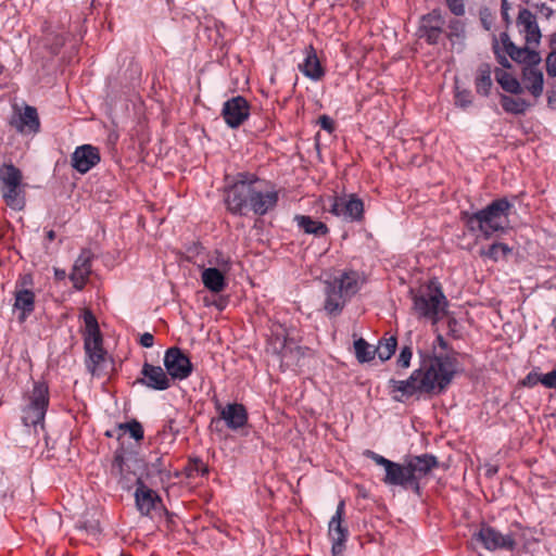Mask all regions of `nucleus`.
Wrapping results in <instances>:
<instances>
[{
  "instance_id": "f257e3e1",
  "label": "nucleus",
  "mask_w": 556,
  "mask_h": 556,
  "mask_svg": "<svg viewBox=\"0 0 556 556\" xmlns=\"http://www.w3.org/2000/svg\"><path fill=\"white\" fill-rule=\"evenodd\" d=\"M456 365L454 353L424 358L419 368L415 369L408 379L389 381L392 392L401 393V397L394 396V400L403 401L417 393L442 392L451 383Z\"/></svg>"
},
{
  "instance_id": "f03ea898",
  "label": "nucleus",
  "mask_w": 556,
  "mask_h": 556,
  "mask_svg": "<svg viewBox=\"0 0 556 556\" xmlns=\"http://www.w3.org/2000/svg\"><path fill=\"white\" fill-rule=\"evenodd\" d=\"M278 202L277 191H268L263 181L252 174L240 173L235 184L227 190L226 204L232 214H244L249 207L254 214L263 216Z\"/></svg>"
},
{
  "instance_id": "7ed1b4c3",
  "label": "nucleus",
  "mask_w": 556,
  "mask_h": 556,
  "mask_svg": "<svg viewBox=\"0 0 556 556\" xmlns=\"http://www.w3.org/2000/svg\"><path fill=\"white\" fill-rule=\"evenodd\" d=\"M492 48L498 63L504 68L510 67L507 56L517 63L525 64L522 68L525 88L535 99L540 98L543 93L544 78L542 71L536 67L541 62L539 52L534 49L515 46L506 33H502L498 38L493 40Z\"/></svg>"
},
{
  "instance_id": "20e7f679",
  "label": "nucleus",
  "mask_w": 556,
  "mask_h": 556,
  "mask_svg": "<svg viewBox=\"0 0 556 556\" xmlns=\"http://www.w3.org/2000/svg\"><path fill=\"white\" fill-rule=\"evenodd\" d=\"M324 285L326 295L324 309L328 315L337 316L343 311L348 301L358 292L362 280L357 271L348 270L325 280Z\"/></svg>"
},
{
  "instance_id": "39448f33",
  "label": "nucleus",
  "mask_w": 556,
  "mask_h": 556,
  "mask_svg": "<svg viewBox=\"0 0 556 556\" xmlns=\"http://www.w3.org/2000/svg\"><path fill=\"white\" fill-rule=\"evenodd\" d=\"M26 187L22 170L12 163L0 166V192L10 208L22 211L26 205Z\"/></svg>"
},
{
  "instance_id": "423d86ee",
  "label": "nucleus",
  "mask_w": 556,
  "mask_h": 556,
  "mask_svg": "<svg viewBox=\"0 0 556 556\" xmlns=\"http://www.w3.org/2000/svg\"><path fill=\"white\" fill-rule=\"evenodd\" d=\"M86 331L84 334L85 351L88 356L86 366L92 376H99L102 364L105 362L106 351L102 345V336L96 316L91 311H84Z\"/></svg>"
},
{
  "instance_id": "0eeeda50",
  "label": "nucleus",
  "mask_w": 556,
  "mask_h": 556,
  "mask_svg": "<svg viewBox=\"0 0 556 556\" xmlns=\"http://www.w3.org/2000/svg\"><path fill=\"white\" fill-rule=\"evenodd\" d=\"M48 405V386L45 382H36L27 396V404L23 408V424L26 427H37L38 425L42 427Z\"/></svg>"
},
{
  "instance_id": "6e6552de",
  "label": "nucleus",
  "mask_w": 556,
  "mask_h": 556,
  "mask_svg": "<svg viewBox=\"0 0 556 556\" xmlns=\"http://www.w3.org/2000/svg\"><path fill=\"white\" fill-rule=\"evenodd\" d=\"M414 309L420 317L435 321L445 313L447 304L445 295L439 287H428L414 295Z\"/></svg>"
},
{
  "instance_id": "1a4fd4ad",
  "label": "nucleus",
  "mask_w": 556,
  "mask_h": 556,
  "mask_svg": "<svg viewBox=\"0 0 556 556\" xmlns=\"http://www.w3.org/2000/svg\"><path fill=\"white\" fill-rule=\"evenodd\" d=\"M363 455L372 459L377 465L384 467L386 476L383 482L388 485H400L404 489H412V480L407 463L405 465L392 462L371 450H365Z\"/></svg>"
},
{
  "instance_id": "9d476101",
  "label": "nucleus",
  "mask_w": 556,
  "mask_h": 556,
  "mask_svg": "<svg viewBox=\"0 0 556 556\" xmlns=\"http://www.w3.org/2000/svg\"><path fill=\"white\" fill-rule=\"evenodd\" d=\"M344 515L345 502L340 501L337 506L336 514L331 517L328 525V536L332 542V556H342L346 547L350 532L348 527L344 525Z\"/></svg>"
},
{
  "instance_id": "9b49d317",
  "label": "nucleus",
  "mask_w": 556,
  "mask_h": 556,
  "mask_svg": "<svg viewBox=\"0 0 556 556\" xmlns=\"http://www.w3.org/2000/svg\"><path fill=\"white\" fill-rule=\"evenodd\" d=\"M329 212L345 222H361L364 217V203L355 194L330 199Z\"/></svg>"
},
{
  "instance_id": "f8f14e48",
  "label": "nucleus",
  "mask_w": 556,
  "mask_h": 556,
  "mask_svg": "<svg viewBox=\"0 0 556 556\" xmlns=\"http://www.w3.org/2000/svg\"><path fill=\"white\" fill-rule=\"evenodd\" d=\"M164 366L170 380H185L193 370L192 363L188 355L177 346H172L166 350Z\"/></svg>"
},
{
  "instance_id": "ddd939ff",
  "label": "nucleus",
  "mask_w": 556,
  "mask_h": 556,
  "mask_svg": "<svg viewBox=\"0 0 556 556\" xmlns=\"http://www.w3.org/2000/svg\"><path fill=\"white\" fill-rule=\"evenodd\" d=\"M250 103L242 96L228 99L222 110V116L230 128L240 127L250 116Z\"/></svg>"
},
{
  "instance_id": "4468645a",
  "label": "nucleus",
  "mask_w": 556,
  "mask_h": 556,
  "mask_svg": "<svg viewBox=\"0 0 556 556\" xmlns=\"http://www.w3.org/2000/svg\"><path fill=\"white\" fill-rule=\"evenodd\" d=\"M219 413V418L213 419L211 425L224 420L227 428L237 431L244 428L248 425L249 415L245 406L240 403H228L223 406L219 402L215 405Z\"/></svg>"
},
{
  "instance_id": "2eb2a0df",
  "label": "nucleus",
  "mask_w": 556,
  "mask_h": 556,
  "mask_svg": "<svg viewBox=\"0 0 556 556\" xmlns=\"http://www.w3.org/2000/svg\"><path fill=\"white\" fill-rule=\"evenodd\" d=\"M140 377L136 383L155 391H165L172 387V380L166 370L161 366L144 362L141 367Z\"/></svg>"
},
{
  "instance_id": "dca6fc26",
  "label": "nucleus",
  "mask_w": 556,
  "mask_h": 556,
  "mask_svg": "<svg viewBox=\"0 0 556 556\" xmlns=\"http://www.w3.org/2000/svg\"><path fill=\"white\" fill-rule=\"evenodd\" d=\"M409 476L412 480V490L416 494H420L419 480L426 477L432 469L439 467V462L435 456L431 454H422L419 456H412L407 460Z\"/></svg>"
},
{
  "instance_id": "f3484780",
  "label": "nucleus",
  "mask_w": 556,
  "mask_h": 556,
  "mask_svg": "<svg viewBox=\"0 0 556 556\" xmlns=\"http://www.w3.org/2000/svg\"><path fill=\"white\" fill-rule=\"evenodd\" d=\"M273 351L279 355L281 365L291 367L304 356V349L287 337L276 336L270 341Z\"/></svg>"
},
{
  "instance_id": "a211bd4d",
  "label": "nucleus",
  "mask_w": 556,
  "mask_h": 556,
  "mask_svg": "<svg viewBox=\"0 0 556 556\" xmlns=\"http://www.w3.org/2000/svg\"><path fill=\"white\" fill-rule=\"evenodd\" d=\"M444 25L445 21L440 11L433 10L422 16L419 26V37L425 38L429 45H437L445 34Z\"/></svg>"
},
{
  "instance_id": "6ab92c4d",
  "label": "nucleus",
  "mask_w": 556,
  "mask_h": 556,
  "mask_svg": "<svg viewBox=\"0 0 556 556\" xmlns=\"http://www.w3.org/2000/svg\"><path fill=\"white\" fill-rule=\"evenodd\" d=\"M517 27L523 35L527 47L538 46L541 40V30L538 25L536 16L529 9H520L517 16Z\"/></svg>"
},
{
  "instance_id": "aec40b11",
  "label": "nucleus",
  "mask_w": 556,
  "mask_h": 556,
  "mask_svg": "<svg viewBox=\"0 0 556 556\" xmlns=\"http://www.w3.org/2000/svg\"><path fill=\"white\" fill-rule=\"evenodd\" d=\"M93 253L89 249H83L76 258L70 279L76 290H83L91 274Z\"/></svg>"
},
{
  "instance_id": "412c9836",
  "label": "nucleus",
  "mask_w": 556,
  "mask_h": 556,
  "mask_svg": "<svg viewBox=\"0 0 556 556\" xmlns=\"http://www.w3.org/2000/svg\"><path fill=\"white\" fill-rule=\"evenodd\" d=\"M101 161L100 151L91 144H83L75 149L72 154V166L80 174L88 173Z\"/></svg>"
},
{
  "instance_id": "4be33fe9",
  "label": "nucleus",
  "mask_w": 556,
  "mask_h": 556,
  "mask_svg": "<svg viewBox=\"0 0 556 556\" xmlns=\"http://www.w3.org/2000/svg\"><path fill=\"white\" fill-rule=\"evenodd\" d=\"M135 500L138 510L144 516H149L156 503L161 502L157 493L148 488L141 479L137 480Z\"/></svg>"
},
{
  "instance_id": "5701e85b",
  "label": "nucleus",
  "mask_w": 556,
  "mask_h": 556,
  "mask_svg": "<svg viewBox=\"0 0 556 556\" xmlns=\"http://www.w3.org/2000/svg\"><path fill=\"white\" fill-rule=\"evenodd\" d=\"M304 61L299 64V70L312 80H320L325 76V70L320 64L315 48L309 45L305 48Z\"/></svg>"
},
{
  "instance_id": "b1692460",
  "label": "nucleus",
  "mask_w": 556,
  "mask_h": 556,
  "mask_svg": "<svg viewBox=\"0 0 556 556\" xmlns=\"http://www.w3.org/2000/svg\"><path fill=\"white\" fill-rule=\"evenodd\" d=\"M11 125L22 134L37 132L40 122L36 108L26 105L24 112L11 121Z\"/></svg>"
},
{
  "instance_id": "393cba45",
  "label": "nucleus",
  "mask_w": 556,
  "mask_h": 556,
  "mask_svg": "<svg viewBox=\"0 0 556 556\" xmlns=\"http://www.w3.org/2000/svg\"><path fill=\"white\" fill-rule=\"evenodd\" d=\"M202 282L211 292L219 293L225 290L227 283L225 273L216 267H208L202 271Z\"/></svg>"
},
{
  "instance_id": "a878e982",
  "label": "nucleus",
  "mask_w": 556,
  "mask_h": 556,
  "mask_svg": "<svg viewBox=\"0 0 556 556\" xmlns=\"http://www.w3.org/2000/svg\"><path fill=\"white\" fill-rule=\"evenodd\" d=\"M14 308L21 311L18 319L24 321L35 309V293L27 289L16 290Z\"/></svg>"
},
{
  "instance_id": "bb28decb",
  "label": "nucleus",
  "mask_w": 556,
  "mask_h": 556,
  "mask_svg": "<svg viewBox=\"0 0 556 556\" xmlns=\"http://www.w3.org/2000/svg\"><path fill=\"white\" fill-rule=\"evenodd\" d=\"M516 541L511 533L503 534L493 528H489V551H514Z\"/></svg>"
},
{
  "instance_id": "cd10ccee",
  "label": "nucleus",
  "mask_w": 556,
  "mask_h": 556,
  "mask_svg": "<svg viewBox=\"0 0 556 556\" xmlns=\"http://www.w3.org/2000/svg\"><path fill=\"white\" fill-rule=\"evenodd\" d=\"M294 220L305 233L321 237L328 232V227L325 223L313 219L311 216L296 215Z\"/></svg>"
},
{
  "instance_id": "c85d7f7f",
  "label": "nucleus",
  "mask_w": 556,
  "mask_h": 556,
  "mask_svg": "<svg viewBox=\"0 0 556 556\" xmlns=\"http://www.w3.org/2000/svg\"><path fill=\"white\" fill-rule=\"evenodd\" d=\"M495 79L501 87L513 94H519L522 92V87L518 79L505 70H495Z\"/></svg>"
},
{
  "instance_id": "c756f323",
  "label": "nucleus",
  "mask_w": 556,
  "mask_h": 556,
  "mask_svg": "<svg viewBox=\"0 0 556 556\" xmlns=\"http://www.w3.org/2000/svg\"><path fill=\"white\" fill-rule=\"evenodd\" d=\"M500 103L505 112L513 114H523L531 106L527 100L511 96H501Z\"/></svg>"
},
{
  "instance_id": "7c9ffc66",
  "label": "nucleus",
  "mask_w": 556,
  "mask_h": 556,
  "mask_svg": "<svg viewBox=\"0 0 556 556\" xmlns=\"http://www.w3.org/2000/svg\"><path fill=\"white\" fill-rule=\"evenodd\" d=\"M513 204L506 199H498L489 204V237H491V224L496 215L509 216Z\"/></svg>"
},
{
  "instance_id": "2f4dec72",
  "label": "nucleus",
  "mask_w": 556,
  "mask_h": 556,
  "mask_svg": "<svg viewBox=\"0 0 556 556\" xmlns=\"http://www.w3.org/2000/svg\"><path fill=\"white\" fill-rule=\"evenodd\" d=\"M486 208H482L476 214L471 215L467 220V227L470 231L476 232L479 231L480 235L477 238L483 237L486 238Z\"/></svg>"
},
{
  "instance_id": "473e14b6",
  "label": "nucleus",
  "mask_w": 556,
  "mask_h": 556,
  "mask_svg": "<svg viewBox=\"0 0 556 556\" xmlns=\"http://www.w3.org/2000/svg\"><path fill=\"white\" fill-rule=\"evenodd\" d=\"M396 346L397 340L394 336L383 338L379 341V344L375 349V354L377 353L381 361H388L394 354Z\"/></svg>"
},
{
  "instance_id": "72a5a7b5",
  "label": "nucleus",
  "mask_w": 556,
  "mask_h": 556,
  "mask_svg": "<svg viewBox=\"0 0 556 556\" xmlns=\"http://www.w3.org/2000/svg\"><path fill=\"white\" fill-rule=\"evenodd\" d=\"M354 349L356 358L361 363L369 362L375 357V350H372L371 346L363 338H359L354 342Z\"/></svg>"
},
{
  "instance_id": "f704fd0d",
  "label": "nucleus",
  "mask_w": 556,
  "mask_h": 556,
  "mask_svg": "<svg viewBox=\"0 0 556 556\" xmlns=\"http://www.w3.org/2000/svg\"><path fill=\"white\" fill-rule=\"evenodd\" d=\"M511 255H513V248L509 247L507 243L493 242L489 247V258H492L494 261L507 260Z\"/></svg>"
},
{
  "instance_id": "c9c22d12",
  "label": "nucleus",
  "mask_w": 556,
  "mask_h": 556,
  "mask_svg": "<svg viewBox=\"0 0 556 556\" xmlns=\"http://www.w3.org/2000/svg\"><path fill=\"white\" fill-rule=\"evenodd\" d=\"M455 104L463 109L467 108L472 102V94L467 89H462L458 79H455Z\"/></svg>"
},
{
  "instance_id": "e433bc0d",
  "label": "nucleus",
  "mask_w": 556,
  "mask_h": 556,
  "mask_svg": "<svg viewBox=\"0 0 556 556\" xmlns=\"http://www.w3.org/2000/svg\"><path fill=\"white\" fill-rule=\"evenodd\" d=\"M118 428L124 433L128 432L136 441L143 439V428L141 424L135 419L129 422L121 424Z\"/></svg>"
},
{
  "instance_id": "4c0bfd02",
  "label": "nucleus",
  "mask_w": 556,
  "mask_h": 556,
  "mask_svg": "<svg viewBox=\"0 0 556 556\" xmlns=\"http://www.w3.org/2000/svg\"><path fill=\"white\" fill-rule=\"evenodd\" d=\"M509 230H511V227L507 216L496 215V217L493 218L491 224V236L493 233H506Z\"/></svg>"
},
{
  "instance_id": "58836bf2",
  "label": "nucleus",
  "mask_w": 556,
  "mask_h": 556,
  "mask_svg": "<svg viewBox=\"0 0 556 556\" xmlns=\"http://www.w3.org/2000/svg\"><path fill=\"white\" fill-rule=\"evenodd\" d=\"M447 31H445V36L451 40L454 41V38H460L464 35V24L459 20H451L447 25Z\"/></svg>"
},
{
  "instance_id": "ea45409f",
  "label": "nucleus",
  "mask_w": 556,
  "mask_h": 556,
  "mask_svg": "<svg viewBox=\"0 0 556 556\" xmlns=\"http://www.w3.org/2000/svg\"><path fill=\"white\" fill-rule=\"evenodd\" d=\"M523 2L530 8L535 9L545 18H549L554 13V10L542 0H525Z\"/></svg>"
},
{
  "instance_id": "a19ab883",
  "label": "nucleus",
  "mask_w": 556,
  "mask_h": 556,
  "mask_svg": "<svg viewBox=\"0 0 556 556\" xmlns=\"http://www.w3.org/2000/svg\"><path fill=\"white\" fill-rule=\"evenodd\" d=\"M412 356H413V352H412L410 346H403L400 352V355L396 359L397 366L401 368H408L409 364H410Z\"/></svg>"
},
{
  "instance_id": "79ce46f5",
  "label": "nucleus",
  "mask_w": 556,
  "mask_h": 556,
  "mask_svg": "<svg viewBox=\"0 0 556 556\" xmlns=\"http://www.w3.org/2000/svg\"><path fill=\"white\" fill-rule=\"evenodd\" d=\"M189 477H193L194 472L201 476H204L208 472V468L206 465L203 464L201 459H193L189 464Z\"/></svg>"
},
{
  "instance_id": "37998d69",
  "label": "nucleus",
  "mask_w": 556,
  "mask_h": 556,
  "mask_svg": "<svg viewBox=\"0 0 556 556\" xmlns=\"http://www.w3.org/2000/svg\"><path fill=\"white\" fill-rule=\"evenodd\" d=\"M476 87L479 93L486 94V70L479 68V73L476 78Z\"/></svg>"
},
{
  "instance_id": "c03bdc74",
  "label": "nucleus",
  "mask_w": 556,
  "mask_h": 556,
  "mask_svg": "<svg viewBox=\"0 0 556 556\" xmlns=\"http://www.w3.org/2000/svg\"><path fill=\"white\" fill-rule=\"evenodd\" d=\"M450 11L456 16L465 13L464 0H445Z\"/></svg>"
},
{
  "instance_id": "a18cd8bd",
  "label": "nucleus",
  "mask_w": 556,
  "mask_h": 556,
  "mask_svg": "<svg viewBox=\"0 0 556 556\" xmlns=\"http://www.w3.org/2000/svg\"><path fill=\"white\" fill-rule=\"evenodd\" d=\"M542 379H543V375H540L535 371H530L525 377V379L522 380L521 383L523 387L532 388V387L536 386L539 382L542 383Z\"/></svg>"
},
{
  "instance_id": "49530a36",
  "label": "nucleus",
  "mask_w": 556,
  "mask_h": 556,
  "mask_svg": "<svg viewBox=\"0 0 556 556\" xmlns=\"http://www.w3.org/2000/svg\"><path fill=\"white\" fill-rule=\"evenodd\" d=\"M470 544L472 548H477L479 545H481L483 548H486V533L483 527L472 536Z\"/></svg>"
},
{
  "instance_id": "de8ad7c7",
  "label": "nucleus",
  "mask_w": 556,
  "mask_h": 556,
  "mask_svg": "<svg viewBox=\"0 0 556 556\" xmlns=\"http://www.w3.org/2000/svg\"><path fill=\"white\" fill-rule=\"evenodd\" d=\"M546 71L549 76H556V50L552 51L546 58Z\"/></svg>"
},
{
  "instance_id": "09e8293b",
  "label": "nucleus",
  "mask_w": 556,
  "mask_h": 556,
  "mask_svg": "<svg viewBox=\"0 0 556 556\" xmlns=\"http://www.w3.org/2000/svg\"><path fill=\"white\" fill-rule=\"evenodd\" d=\"M542 384L546 388L556 389V370L543 375Z\"/></svg>"
},
{
  "instance_id": "8fccbe9b",
  "label": "nucleus",
  "mask_w": 556,
  "mask_h": 556,
  "mask_svg": "<svg viewBox=\"0 0 556 556\" xmlns=\"http://www.w3.org/2000/svg\"><path fill=\"white\" fill-rule=\"evenodd\" d=\"M320 127L325 130H328V131H332L333 129V121L327 116V115H321L319 117V121H318Z\"/></svg>"
},
{
  "instance_id": "3c124183",
  "label": "nucleus",
  "mask_w": 556,
  "mask_h": 556,
  "mask_svg": "<svg viewBox=\"0 0 556 556\" xmlns=\"http://www.w3.org/2000/svg\"><path fill=\"white\" fill-rule=\"evenodd\" d=\"M154 343V337L152 333L150 332H144L141 337H140V344L144 348H151Z\"/></svg>"
},
{
  "instance_id": "603ef678",
  "label": "nucleus",
  "mask_w": 556,
  "mask_h": 556,
  "mask_svg": "<svg viewBox=\"0 0 556 556\" xmlns=\"http://www.w3.org/2000/svg\"><path fill=\"white\" fill-rule=\"evenodd\" d=\"M510 7L507 2V0H502V16L503 18L508 22V11H509Z\"/></svg>"
},
{
  "instance_id": "864d4df0",
  "label": "nucleus",
  "mask_w": 556,
  "mask_h": 556,
  "mask_svg": "<svg viewBox=\"0 0 556 556\" xmlns=\"http://www.w3.org/2000/svg\"><path fill=\"white\" fill-rule=\"evenodd\" d=\"M435 342L442 350L447 349V343L441 334L437 336Z\"/></svg>"
},
{
  "instance_id": "5fc2aeb1",
  "label": "nucleus",
  "mask_w": 556,
  "mask_h": 556,
  "mask_svg": "<svg viewBox=\"0 0 556 556\" xmlns=\"http://www.w3.org/2000/svg\"><path fill=\"white\" fill-rule=\"evenodd\" d=\"M54 274H55V278L60 279V280H62L66 277V273L64 269H55Z\"/></svg>"
},
{
  "instance_id": "6e6d98bb",
  "label": "nucleus",
  "mask_w": 556,
  "mask_h": 556,
  "mask_svg": "<svg viewBox=\"0 0 556 556\" xmlns=\"http://www.w3.org/2000/svg\"><path fill=\"white\" fill-rule=\"evenodd\" d=\"M480 21L482 26L486 29V16L483 14L482 11H480Z\"/></svg>"
},
{
  "instance_id": "4d7b16f0",
  "label": "nucleus",
  "mask_w": 556,
  "mask_h": 556,
  "mask_svg": "<svg viewBox=\"0 0 556 556\" xmlns=\"http://www.w3.org/2000/svg\"><path fill=\"white\" fill-rule=\"evenodd\" d=\"M551 46H552V47H556V31L552 35V38H551Z\"/></svg>"
},
{
  "instance_id": "13d9d810",
  "label": "nucleus",
  "mask_w": 556,
  "mask_h": 556,
  "mask_svg": "<svg viewBox=\"0 0 556 556\" xmlns=\"http://www.w3.org/2000/svg\"><path fill=\"white\" fill-rule=\"evenodd\" d=\"M54 237H55L54 231H53V230H50V231L48 232V239H49V240H53V239H54Z\"/></svg>"
},
{
  "instance_id": "bf43d9fd",
  "label": "nucleus",
  "mask_w": 556,
  "mask_h": 556,
  "mask_svg": "<svg viewBox=\"0 0 556 556\" xmlns=\"http://www.w3.org/2000/svg\"><path fill=\"white\" fill-rule=\"evenodd\" d=\"M496 471H497V468H496V467H491V466H489V469H488L489 475H491V473H495Z\"/></svg>"
},
{
  "instance_id": "052dcab7",
  "label": "nucleus",
  "mask_w": 556,
  "mask_h": 556,
  "mask_svg": "<svg viewBox=\"0 0 556 556\" xmlns=\"http://www.w3.org/2000/svg\"><path fill=\"white\" fill-rule=\"evenodd\" d=\"M217 264H218L219 266H222V267H227V266H228V261L223 260L222 262H218Z\"/></svg>"
},
{
  "instance_id": "680f3d73",
  "label": "nucleus",
  "mask_w": 556,
  "mask_h": 556,
  "mask_svg": "<svg viewBox=\"0 0 556 556\" xmlns=\"http://www.w3.org/2000/svg\"><path fill=\"white\" fill-rule=\"evenodd\" d=\"M553 103H555V100H552V98L549 97V98H548V104H549V105H553Z\"/></svg>"
},
{
  "instance_id": "e2e57ef3",
  "label": "nucleus",
  "mask_w": 556,
  "mask_h": 556,
  "mask_svg": "<svg viewBox=\"0 0 556 556\" xmlns=\"http://www.w3.org/2000/svg\"><path fill=\"white\" fill-rule=\"evenodd\" d=\"M553 103H555V100H552V98L549 97V98H548V104H549V105H553Z\"/></svg>"
}]
</instances>
